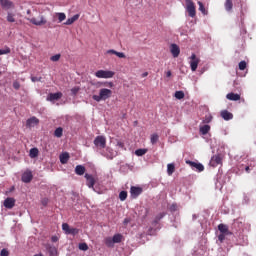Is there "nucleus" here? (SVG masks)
Listing matches in <instances>:
<instances>
[{"instance_id":"nucleus-1","label":"nucleus","mask_w":256,"mask_h":256,"mask_svg":"<svg viewBox=\"0 0 256 256\" xmlns=\"http://www.w3.org/2000/svg\"><path fill=\"white\" fill-rule=\"evenodd\" d=\"M113 95V91L107 88H102L99 91V95H93L92 99L99 103L100 101H107Z\"/></svg>"},{"instance_id":"nucleus-2","label":"nucleus","mask_w":256,"mask_h":256,"mask_svg":"<svg viewBox=\"0 0 256 256\" xmlns=\"http://www.w3.org/2000/svg\"><path fill=\"white\" fill-rule=\"evenodd\" d=\"M95 77L98 79H113L115 72L111 70H98L95 72Z\"/></svg>"},{"instance_id":"nucleus-3","label":"nucleus","mask_w":256,"mask_h":256,"mask_svg":"<svg viewBox=\"0 0 256 256\" xmlns=\"http://www.w3.org/2000/svg\"><path fill=\"white\" fill-rule=\"evenodd\" d=\"M186 3V11L189 17H195L197 15V10L195 7V2L193 0H185Z\"/></svg>"},{"instance_id":"nucleus-4","label":"nucleus","mask_w":256,"mask_h":256,"mask_svg":"<svg viewBox=\"0 0 256 256\" xmlns=\"http://www.w3.org/2000/svg\"><path fill=\"white\" fill-rule=\"evenodd\" d=\"M27 21L31 22L32 25H36V27H43V25H47V18L45 16L40 15L37 18H27Z\"/></svg>"},{"instance_id":"nucleus-5","label":"nucleus","mask_w":256,"mask_h":256,"mask_svg":"<svg viewBox=\"0 0 256 256\" xmlns=\"http://www.w3.org/2000/svg\"><path fill=\"white\" fill-rule=\"evenodd\" d=\"M94 145L97 149H105L107 147V138L105 136H97L94 139Z\"/></svg>"},{"instance_id":"nucleus-6","label":"nucleus","mask_w":256,"mask_h":256,"mask_svg":"<svg viewBox=\"0 0 256 256\" xmlns=\"http://www.w3.org/2000/svg\"><path fill=\"white\" fill-rule=\"evenodd\" d=\"M86 179V185L89 187V189H94L95 183H97V178H95L92 174L86 173L84 175Z\"/></svg>"},{"instance_id":"nucleus-7","label":"nucleus","mask_w":256,"mask_h":256,"mask_svg":"<svg viewBox=\"0 0 256 256\" xmlns=\"http://www.w3.org/2000/svg\"><path fill=\"white\" fill-rule=\"evenodd\" d=\"M141 193H143V188L142 187L131 186L130 196H131L132 199H137V197H139V195H141Z\"/></svg>"},{"instance_id":"nucleus-8","label":"nucleus","mask_w":256,"mask_h":256,"mask_svg":"<svg viewBox=\"0 0 256 256\" xmlns=\"http://www.w3.org/2000/svg\"><path fill=\"white\" fill-rule=\"evenodd\" d=\"M186 164L190 165L192 169L199 171V173H201L202 171H205V166H203V164L201 163L193 162L191 160H186Z\"/></svg>"},{"instance_id":"nucleus-9","label":"nucleus","mask_w":256,"mask_h":256,"mask_svg":"<svg viewBox=\"0 0 256 256\" xmlns=\"http://www.w3.org/2000/svg\"><path fill=\"white\" fill-rule=\"evenodd\" d=\"M190 67L192 71H197V67H199V58H197V55L192 54L190 57Z\"/></svg>"},{"instance_id":"nucleus-10","label":"nucleus","mask_w":256,"mask_h":256,"mask_svg":"<svg viewBox=\"0 0 256 256\" xmlns=\"http://www.w3.org/2000/svg\"><path fill=\"white\" fill-rule=\"evenodd\" d=\"M223 163V158H221L220 155H214L212 156L210 160V166L211 167H217L218 165H221Z\"/></svg>"},{"instance_id":"nucleus-11","label":"nucleus","mask_w":256,"mask_h":256,"mask_svg":"<svg viewBox=\"0 0 256 256\" xmlns=\"http://www.w3.org/2000/svg\"><path fill=\"white\" fill-rule=\"evenodd\" d=\"M170 52L172 54V57L177 58L179 57L181 53V48L177 44H171L170 45Z\"/></svg>"},{"instance_id":"nucleus-12","label":"nucleus","mask_w":256,"mask_h":256,"mask_svg":"<svg viewBox=\"0 0 256 256\" xmlns=\"http://www.w3.org/2000/svg\"><path fill=\"white\" fill-rule=\"evenodd\" d=\"M23 183H31L33 181V173L31 171H26L22 174Z\"/></svg>"},{"instance_id":"nucleus-13","label":"nucleus","mask_w":256,"mask_h":256,"mask_svg":"<svg viewBox=\"0 0 256 256\" xmlns=\"http://www.w3.org/2000/svg\"><path fill=\"white\" fill-rule=\"evenodd\" d=\"M63 97V93L56 92V93H50L47 97V101H59Z\"/></svg>"},{"instance_id":"nucleus-14","label":"nucleus","mask_w":256,"mask_h":256,"mask_svg":"<svg viewBox=\"0 0 256 256\" xmlns=\"http://www.w3.org/2000/svg\"><path fill=\"white\" fill-rule=\"evenodd\" d=\"M106 54H107V55H116V57H118L119 59H125V57H127V56L125 55V53H123V52H118L117 50H113V49L107 50V51H106Z\"/></svg>"},{"instance_id":"nucleus-15","label":"nucleus","mask_w":256,"mask_h":256,"mask_svg":"<svg viewBox=\"0 0 256 256\" xmlns=\"http://www.w3.org/2000/svg\"><path fill=\"white\" fill-rule=\"evenodd\" d=\"M222 119H224V121H231V119H233V113L227 111V110H223L220 113Z\"/></svg>"},{"instance_id":"nucleus-16","label":"nucleus","mask_w":256,"mask_h":256,"mask_svg":"<svg viewBox=\"0 0 256 256\" xmlns=\"http://www.w3.org/2000/svg\"><path fill=\"white\" fill-rule=\"evenodd\" d=\"M35 125H39V119L35 116L29 118L26 121V126H28V127H35Z\"/></svg>"},{"instance_id":"nucleus-17","label":"nucleus","mask_w":256,"mask_h":256,"mask_svg":"<svg viewBox=\"0 0 256 256\" xmlns=\"http://www.w3.org/2000/svg\"><path fill=\"white\" fill-rule=\"evenodd\" d=\"M4 207H6V209H13L15 207V199L7 198L4 201Z\"/></svg>"},{"instance_id":"nucleus-18","label":"nucleus","mask_w":256,"mask_h":256,"mask_svg":"<svg viewBox=\"0 0 256 256\" xmlns=\"http://www.w3.org/2000/svg\"><path fill=\"white\" fill-rule=\"evenodd\" d=\"M218 230L220 233L225 234V235H231V232L229 231V226L225 224H219L218 225Z\"/></svg>"},{"instance_id":"nucleus-19","label":"nucleus","mask_w":256,"mask_h":256,"mask_svg":"<svg viewBox=\"0 0 256 256\" xmlns=\"http://www.w3.org/2000/svg\"><path fill=\"white\" fill-rule=\"evenodd\" d=\"M1 7L2 9H5L7 11L9 9H13L14 5H13V2L9 0H2Z\"/></svg>"},{"instance_id":"nucleus-20","label":"nucleus","mask_w":256,"mask_h":256,"mask_svg":"<svg viewBox=\"0 0 256 256\" xmlns=\"http://www.w3.org/2000/svg\"><path fill=\"white\" fill-rule=\"evenodd\" d=\"M226 98L229 101H239L241 99V95L231 92L226 95Z\"/></svg>"},{"instance_id":"nucleus-21","label":"nucleus","mask_w":256,"mask_h":256,"mask_svg":"<svg viewBox=\"0 0 256 256\" xmlns=\"http://www.w3.org/2000/svg\"><path fill=\"white\" fill-rule=\"evenodd\" d=\"M78 20H79V14H75L73 17L68 18L64 23V25H73L75 21H78Z\"/></svg>"},{"instance_id":"nucleus-22","label":"nucleus","mask_w":256,"mask_h":256,"mask_svg":"<svg viewBox=\"0 0 256 256\" xmlns=\"http://www.w3.org/2000/svg\"><path fill=\"white\" fill-rule=\"evenodd\" d=\"M29 157H30L31 159H35V158L39 157V149H37V148H31V149H30V153H29Z\"/></svg>"},{"instance_id":"nucleus-23","label":"nucleus","mask_w":256,"mask_h":256,"mask_svg":"<svg viewBox=\"0 0 256 256\" xmlns=\"http://www.w3.org/2000/svg\"><path fill=\"white\" fill-rule=\"evenodd\" d=\"M210 131H211V126L207 124L200 127L201 135H207V133H209Z\"/></svg>"},{"instance_id":"nucleus-24","label":"nucleus","mask_w":256,"mask_h":256,"mask_svg":"<svg viewBox=\"0 0 256 256\" xmlns=\"http://www.w3.org/2000/svg\"><path fill=\"white\" fill-rule=\"evenodd\" d=\"M76 175H85V166L77 165L75 168Z\"/></svg>"},{"instance_id":"nucleus-25","label":"nucleus","mask_w":256,"mask_h":256,"mask_svg":"<svg viewBox=\"0 0 256 256\" xmlns=\"http://www.w3.org/2000/svg\"><path fill=\"white\" fill-rule=\"evenodd\" d=\"M224 7L226 11L231 12L233 11V1L232 0H226Z\"/></svg>"},{"instance_id":"nucleus-26","label":"nucleus","mask_w":256,"mask_h":256,"mask_svg":"<svg viewBox=\"0 0 256 256\" xmlns=\"http://www.w3.org/2000/svg\"><path fill=\"white\" fill-rule=\"evenodd\" d=\"M67 161H69V153H62L60 155V162L62 163V165H65V163H67Z\"/></svg>"},{"instance_id":"nucleus-27","label":"nucleus","mask_w":256,"mask_h":256,"mask_svg":"<svg viewBox=\"0 0 256 256\" xmlns=\"http://www.w3.org/2000/svg\"><path fill=\"white\" fill-rule=\"evenodd\" d=\"M104 243L107 247H114V245H115V242L113 241V238H111V237H106L104 239Z\"/></svg>"},{"instance_id":"nucleus-28","label":"nucleus","mask_w":256,"mask_h":256,"mask_svg":"<svg viewBox=\"0 0 256 256\" xmlns=\"http://www.w3.org/2000/svg\"><path fill=\"white\" fill-rule=\"evenodd\" d=\"M199 11L202 12V15H208L207 9H205V5H203V2L198 1Z\"/></svg>"},{"instance_id":"nucleus-29","label":"nucleus","mask_w":256,"mask_h":256,"mask_svg":"<svg viewBox=\"0 0 256 256\" xmlns=\"http://www.w3.org/2000/svg\"><path fill=\"white\" fill-rule=\"evenodd\" d=\"M167 173L168 175H173L175 173V164L171 163L167 165Z\"/></svg>"},{"instance_id":"nucleus-30","label":"nucleus","mask_w":256,"mask_h":256,"mask_svg":"<svg viewBox=\"0 0 256 256\" xmlns=\"http://www.w3.org/2000/svg\"><path fill=\"white\" fill-rule=\"evenodd\" d=\"M146 153L147 149L145 148H140L135 151V155H137V157H143V155H145Z\"/></svg>"},{"instance_id":"nucleus-31","label":"nucleus","mask_w":256,"mask_h":256,"mask_svg":"<svg viewBox=\"0 0 256 256\" xmlns=\"http://www.w3.org/2000/svg\"><path fill=\"white\" fill-rule=\"evenodd\" d=\"M114 243H121V241H123V234H115L112 237Z\"/></svg>"},{"instance_id":"nucleus-32","label":"nucleus","mask_w":256,"mask_h":256,"mask_svg":"<svg viewBox=\"0 0 256 256\" xmlns=\"http://www.w3.org/2000/svg\"><path fill=\"white\" fill-rule=\"evenodd\" d=\"M8 23H15V14L8 12L6 17Z\"/></svg>"},{"instance_id":"nucleus-33","label":"nucleus","mask_w":256,"mask_h":256,"mask_svg":"<svg viewBox=\"0 0 256 256\" xmlns=\"http://www.w3.org/2000/svg\"><path fill=\"white\" fill-rule=\"evenodd\" d=\"M54 136L58 138L63 137V128L61 127L56 128V130L54 131Z\"/></svg>"},{"instance_id":"nucleus-34","label":"nucleus","mask_w":256,"mask_h":256,"mask_svg":"<svg viewBox=\"0 0 256 256\" xmlns=\"http://www.w3.org/2000/svg\"><path fill=\"white\" fill-rule=\"evenodd\" d=\"M59 23H62V21H65V19H67V15H65V13L63 12H58L56 13Z\"/></svg>"},{"instance_id":"nucleus-35","label":"nucleus","mask_w":256,"mask_h":256,"mask_svg":"<svg viewBox=\"0 0 256 256\" xmlns=\"http://www.w3.org/2000/svg\"><path fill=\"white\" fill-rule=\"evenodd\" d=\"M174 97L176 99H179V100L185 99V92H183V91H176Z\"/></svg>"},{"instance_id":"nucleus-36","label":"nucleus","mask_w":256,"mask_h":256,"mask_svg":"<svg viewBox=\"0 0 256 256\" xmlns=\"http://www.w3.org/2000/svg\"><path fill=\"white\" fill-rule=\"evenodd\" d=\"M167 214L165 212H161L159 213L155 219H154V223H158L161 219H163V217H165Z\"/></svg>"},{"instance_id":"nucleus-37","label":"nucleus","mask_w":256,"mask_h":256,"mask_svg":"<svg viewBox=\"0 0 256 256\" xmlns=\"http://www.w3.org/2000/svg\"><path fill=\"white\" fill-rule=\"evenodd\" d=\"M11 53V48L5 47L4 49H0V55H9Z\"/></svg>"},{"instance_id":"nucleus-38","label":"nucleus","mask_w":256,"mask_h":256,"mask_svg":"<svg viewBox=\"0 0 256 256\" xmlns=\"http://www.w3.org/2000/svg\"><path fill=\"white\" fill-rule=\"evenodd\" d=\"M150 141H151L152 145H155V143H157V141H159V135L152 134L151 138H150Z\"/></svg>"},{"instance_id":"nucleus-39","label":"nucleus","mask_w":256,"mask_h":256,"mask_svg":"<svg viewBox=\"0 0 256 256\" xmlns=\"http://www.w3.org/2000/svg\"><path fill=\"white\" fill-rule=\"evenodd\" d=\"M119 199L120 201H125L127 199V191H121L119 193Z\"/></svg>"},{"instance_id":"nucleus-40","label":"nucleus","mask_w":256,"mask_h":256,"mask_svg":"<svg viewBox=\"0 0 256 256\" xmlns=\"http://www.w3.org/2000/svg\"><path fill=\"white\" fill-rule=\"evenodd\" d=\"M240 71H245V69H247V62L245 61H241L238 65Z\"/></svg>"},{"instance_id":"nucleus-41","label":"nucleus","mask_w":256,"mask_h":256,"mask_svg":"<svg viewBox=\"0 0 256 256\" xmlns=\"http://www.w3.org/2000/svg\"><path fill=\"white\" fill-rule=\"evenodd\" d=\"M62 229H63V231H64V232L66 233V235H67V234L69 233L71 227L69 226V224L63 223V224H62Z\"/></svg>"},{"instance_id":"nucleus-42","label":"nucleus","mask_w":256,"mask_h":256,"mask_svg":"<svg viewBox=\"0 0 256 256\" xmlns=\"http://www.w3.org/2000/svg\"><path fill=\"white\" fill-rule=\"evenodd\" d=\"M79 91H81V88L79 86H75L71 89V95H77V93H79Z\"/></svg>"},{"instance_id":"nucleus-43","label":"nucleus","mask_w":256,"mask_h":256,"mask_svg":"<svg viewBox=\"0 0 256 256\" xmlns=\"http://www.w3.org/2000/svg\"><path fill=\"white\" fill-rule=\"evenodd\" d=\"M79 249L80 251H87L89 249V246L87 245V243H80Z\"/></svg>"},{"instance_id":"nucleus-44","label":"nucleus","mask_w":256,"mask_h":256,"mask_svg":"<svg viewBox=\"0 0 256 256\" xmlns=\"http://www.w3.org/2000/svg\"><path fill=\"white\" fill-rule=\"evenodd\" d=\"M61 59V54H56L50 58V61H53L54 63H57Z\"/></svg>"},{"instance_id":"nucleus-45","label":"nucleus","mask_w":256,"mask_h":256,"mask_svg":"<svg viewBox=\"0 0 256 256\" xmlns=\"http://www.w3.org/2000/svg\"><path fill=\"white\" fill-rule=\"evenodd\" d=\"M77 233H79L77 228H70V231H68L67 235H77Z\"/></svg>"},{"instance_id":"nucleus-46","label":"nucleus","mask_w":256,"mask_h":256,"mask_svg":"<svg viewBox=\"0 0 256 256\" xmlns=\"http://www.w3.org/2000/svg\"><path fill=\"white\" fill-rule=\"evenodd\" d=\"M13 88L16 89V91H19V89H21V84L18 81H14Z\"/></svg>"},{"instance_id":"nucleus-47","label":"nucleus","mask_w":256,"mask_h":256,"mask_svg":"<svg viewBox=\"0 0 256 256\" xmlns=\"http://www.w3.org/2000/svg\"><path fill=\"white\" fill-rule=\"evenodd\" d=\"M0 256H9V250L3 248L0 252Z\"/></svg>"},{"instance_id":"nucleus-48","label":"nucleus","mask_w":256,"mask_h":256,"mask_svg":"<svg viewBox=\"0 0 256 256\" xmlns=\"http://www.w3.org/2000/svg\"><path fill=\"white\" fill-rule=\"evenodd\" d=\"M177 209H178L177 204H172V205L170 206V211H171L172 213H175V211H177Z\"/></svg>"},{"instance_id":"nucleus-49","label":"nucleus","mask_w":256,"mask_h":256,"mask_svg":"<svg viewBox=\"0 0 256 256\" xmlns=\"http://www.w3.org/2000/svg\"><path fill=\"white\" fill-rule=\"evenodd\" d=\"M225 235H227V234L221 233L220 235H218V239H219V241H220L221 243H223V241H225Z\"/></svg>"},{"instance_id":"nucleus-50","label":"nucleus","mask_w":256,"mask_h":256,"mask_svg":"<svg viewBox=\"0 0 256 256\" xmlns=\"http://www.w3.org/2000/svg\"><path fill=\"white\" fill-rule=\"evenodd\" d=\"M117 147H120V149H124L125 148V143L118 141L117 142Z\"/></svg>"},{"instance_id":"nucleus-51","label":"nucleus","mask_w":256,"mask_h":256,"mask_svg":"<svg viewBox=\"0 0 256 256\" xmlns=\"http://www.w3.org/2000/svg\"><path fill=\"white\" fill-rule=\"evenodd\" d=\"M104 85H105L106 87H110V88H113V87H114L113 82H106Z\"/></svg>"},{"instance_id":"nucleus-52","label":"nucleus","mask_w":256,"mask_h":256,"mask_svg":"<svg viewBox=\"0 0 256 256\" xmlns=\"http://www.w3.org/2000/svg\"><path fill=\"white\" fill-rule=\"evenodd\" d=\"M31 81H32L33 83H35V82H37V81H41V78L32 77V78H31Z\"/></svg>"},{"instance_id":"nucleus-53","label":"nucleus","mask_w":256,"mask_h":256,"mask_svg":"<svg viewBox=\"0 0 256 256\" xmlns=\"http://www.w3.org/2000/svg\"><path fill=\"white\" fill-rule=\"evenodd\" d=\"M47 203H49V200L47 199V198H44L43 200H42V205H47Z\"/></svg>"},{"instance_id":"nucleus-54","label":"nucleus","mask_w":256,"mask_h":256,"mask_svg":"<svg viewBox=\"0 0 256 256\" xmlns=\"http://www.w3.org/2000/svg\"><path fill=\"white\" fill-rule=\"evenodd\" d=\"M130 222H131V219H129V218H125L123 221L124 225H127Z\"/></svg>"},{"instance_id":"nucleus-55","label":"nucleus","mask_w":256,"mask_h":256,"mask_svg":"<svg viewBox=\"0 0 256 256\" xmlns=\"http://www.w3.org/2000/svg\"><path fill=\"white\" fill-rule=\"evenodd\" d=\"M245 171H246V173H250L251 172V168L249 166H246L245 167Z\"/></svg>"},{"instance_id":"nucleus-56","label":"nucleus","mask_w":256,"mask_h":256,"mask_svg":"<svg viewBox=\"0 0 256 256\" xmlns=\"http://www.w3.org/2000/svg\"><path fill=\"white\" fill-rule=\"evenodd\" d=\"M171 75H172L171 70H168V71L166 72V77H171Z\"/></svg>"},{"instance_id":"nucleus-57","label":"nucleus","mask_w":256,"mask_h":256,"mask_svg":"<svg viewBox=\"0 0 256 256\" xmlns=\"http://www.w3.org/2000/svg\"><path fill=\"white\" fill-rule=\"evenodd\" d=\"M52 241H53V243H56V241H58V238L56 236H53Z\"/></svg>"},{"instance_id":"nucleus-58","label":"nucleus","mask_w":256,"mask_h":256,"mask_svg":"<svg viewBox=\"0 0 256 256\" xmlns=\"http://www.w3.org/2000/svg\"><path fill=\"white\" fill-rule=\"evenodd\" d=\"M147 75H149V72H144V73L142 74V77H147Z\"/></svg>"},{"instance_id":"nucleus-59","label":"nucleus","mask_w":256,"mask_h":256,"mask_svg":"<svg viewBox=\"0 0 256 256\" xmlns=\"http://www.w3.org/2000/svg\"><path fill=\"white\" fill-rule=\"evenodd\" d=\"M210 122H211V118L205 120V123H210Z\"/></svg>"},{"instance_id":"nucleus-60","label":"nucleus","mask_w":256,"mask_h":256,"mask_svg":"<svg viewBox=\"0 0 256 256\" xmlns=\"http://www.w3.org/2000/svg\"><path fill=\"white\" fill-rule=\"evenodd\" d=\"M108 159H113V156H108Z\"/></svg>"},{"instance_id":"nucleus-61","label":"nucleus","mask_w":256,"mask_h":256,"mask_svg":"<svg viewBox=\"0 0 256 256\" xmlns=\"http://www.w3.org/2000/svg\"><path fill=\"white\" fill-rule=\"evenodd\" d=\"M2 4V0H0V5Z\"/></svg>"},{"instance_id":"nucleus-62","label":"nucleus","mask_w":256,"mask_h":256,"mask_svg":"<svg viewBox=\"0 0 256 256\" xmlns=\"http://www.w3.org/2000/svg\"><path fill=\"white\" fill-rule=\"evenodd\" d=\"M0 75H1V71H0Z\"/></svg>"}]
</instances>
